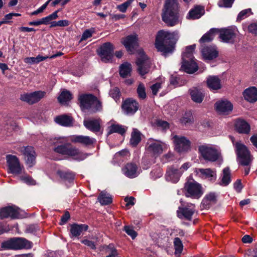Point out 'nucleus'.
Masks as SVG:
<instances>
[{
  "mask_svg": "<svg viewBox=\"0 0 257 257\" xmlns=\"http://www.w3.org/2000/svg\"><path fill=\"white\" fill-rule=\"evenodd\" d=\"M234 126L235 130L241 134H248L250 131V124L240 117L235 119Z\"/></svg>",
  "mask_w": 257,
  "mask_h": 257,
  "instance_id": "obj_20",
  "label": "nucleus"
},
{
  "mask_svg": "<svg viewBox=\"0 0 257 257\" xmlns=\"http://www.w3.org/2000/svg\"><path fill=\"white\" fill-rule=\"evenodd\" d=\"M234 1V0H221L219 2L218 5L220 7L231 8Z\"/></svg>",
  "mask_w": 257,
  "mask_h": 257,
  "instance_id": "obj_58",
  "label": "nucleus"
},
{
  "mask_svg": "<svg viewBox=\"0 0 257 257\" xmlns=\"http://www.w3.org/2000/svg\"><path fill=\"white\" fill-rule=\"evenodd\" d=\"M212 204L204 197L201 203L200 207L201 209H208L210 208Z\"/></svg>",
  "mask_w": 257,
  "mask_h": 257,
  "instance_id": "obj_63",
  "label": "nucleus"
},
{
  "mask_svg": "<svg viewBox=\"0 0 257 257\" xmlns=\"http://www.w3.org/2000/svg\"><path fill=\"white\" fill-rule=\"evenodd\" d=\"M72 99V95L69 91H63L58 97L59 102L61 104L66 103Z\"/></svg>",
  "mask_w": 257,
  "mask_h": 257,
  "instance_id": "obj_44",
  "label": "nucleus"
},
{
  "mask_svg": "<svg viewBox=\"0 0 257 257\" xmlns=\"http://www.w3.org/2000/svg\"><path fill=\"white\" fill-rule=\"evenodd\" d=\"M114 46L107 42L102 44L97 50L98 55L102 62L108 63L111 61L114 56Z\"/></svg>",
  "mask_w": 257,
  "mask_h": 257,
  "instance_id": "obj_8",
  "label": "nucleus"
},
{
  "mask_svg": "<svg viewBox=\"0 0 257 257\" xmlns=\"http://www.w3.org/2000/svg\"><path fill=\"white\" fill-rule=\"evenodd\" d=\"M57 175L65 183L73 184L75 178V173L71 171H64L58 170L57 171Z\"/></svg>",
  "mask_w": 257,
  "mask_h": 257,
  "instance_id": "obj_30",
  "label": "nucleus"
},
{
  "mask_svg": "<svg viewBox=\"0 0 257 257\" xmlns=\"http://www.w3.org/2000/svg\"><path fill=\"white\" fill-rule=\"evenodd\" d=\"M132 66L131 63L125 62L119 66V75L123 78H126L131 73Z\"/></svg>",
  "mask_w": 257,
  "mask_h": 257,
  "instance_id": "obj_37",
  "label": "nucleus"
},
{
  "mask_svg": "<svg viewBox=\"0 0 257 257\" xmlns=\"http://www.w3.org/2000/svg\"><path fill=\"white\" fill-rule=\"evenodd\" d=\"M235 153L239 164L243 166H248L250 162V152L243 144L237 142L235 144Z\"/></svg>",
  "mask_w": 257,
  "mask_h": 257,
  "instance_id": "obj_9",
  "label": "nucleus"
},
{
  "mask_svg": "<svg viewBox=\"0 0 257 257\" xmlns=\"http://www.w3.org/2000/svg\"><path fill=\"white\" fill-rule=\"evenodd\" d=\"M140 104L139 102L132 98H126L122 101L121 109L125 114L134 115L139 109Z\"/></svg>",
  "mask_w": 257,
  "mask_h": 257,
  "instance_id": "obj_11",
  "label": "nucleus"
},
{
  "mask_svg": "<svg viewBox=\"0 0 257 257\" xmlns=\"http://www.w3.org/2000/svg\"><path fill=\"white\" fill-rule=\"evenodd\" d=\"M55 122L63 126H71L73 125V118L67 114H62L56 116L55 118Z\"/></svg>",
  "mask_w": 257,
  "mask_h": 257,
  "instance_id": "obj_33",
  "label": "nucleus"
},
{
  "mask_svg": "<svg viewBox=\"0 0 257 257\" xmlns=\"http://www.w3.org/2000/svg\"><path fill=\"white\" fill-rule=\"evenodd\" d=\"M223 176L221 182L219 185L221 186H226L231 181L230 170L229 167H227L223 169L222 171Z\"/></svg>",
  "mask_w": 257,
  "mask_h": 257,
  "instance_id": "obj_40",
  "label": "nucleus"
},
{
  "mask_svg": "<svg viewBox=\"0 0 257 257\" xmlns=\"http://www.w3.org/2000/svg\"><path fill=\"white\" fill-rule=\"evenodd\" d=\"M33 245V242L25 238L14 237L3 241L1 247L3 250H20L31 249Z\"/></svg>",
  "mask_w": 257,
  "mask_h": 257,
  "instance_id": "obj_4",
  "label": "nucleus"
},
{
  "mask_svg": "<svg viewBox=\"0 0 257 257\" xmlns=\"http://www.w3.org/2000/svg\"><path fill=\"white\" fill-rule=\"evenodd\" d=\"M70 218V213L68 211H65L64 214L61 216L60 225H62L66 223Z\"/></svg>",
  "mask_w": 257,
  "mask_h": 257,
  "instance_id": "obj_62",
  "label": "nucleus"
},
{
  "mask_svg": "<svg viewBox=\"0 0 257 257\" xmlns=\"http://www.w3.org/2000/svg\"><path fill=\"white\" fill-rule=\"evenodd\" d=\"M156 125L158 127H161L163 130H166L169 128V123L166 121L161 119L157 120Z\"/></svg>",
  "mask_w": 257,
  "mask_h": 257,
  "instance_id": "obj_61",
  "label": "nucleus"
},
{
  "mask_svg": "<svg viewBox=\"0 0 257 257\" xmlns=\"http://www.w3.org/2000/svg\"><path fill=\"white\" fill-rule=\"evenodd\" d=\"M219 38L224 43L233 44L236 34L234 30L231 28L219 29Z\"/></svg>",
  "mask_w": 257,
  "mask_h": 257,
  "instance_id": "obj_15",
  "label": "nucleus"
},
{
  "mask_svg": "<svg viewBox=\"0 0 257 257\" xmlns=\"http://www.w3.org/2000/svg\"><path fill=\"white\" fill-rule=\"evenodd\" d=\"M248 31L249 33L257 34V23H251L248 26Z\"/></svg>",
  "mask_w": 257,
  "mask_h": 257,
  "instance_id": "obj_64",
  "label": "nucleus"
},
{
  "mask_svg": "<svg viewBox=\"0 0 257 257\" xmlns=\"http://www.w3.org/2000/svg\"><path fill=\"white\" fill-rule=\"evenodd\" d=\"M123 230L130 235L133 239H134L137 236V232L134 230L133 227L125 225Z\"/></svg>",
  "mask_w": 257,
  "mask_h": 257,
  "instance_id": "obj_54",
  "label": "nucleus"
},
{
  "mask_svg": "<svg viewBox=\"0 0 257 257\" xmlns=\"http://www.w3.org/2000/svg\"><path fill=\"white\" fill-rule=\"evenodd\" d=\"M108 129L107 136L113 133H117L123 136L125 134L126 131V128L122 125L115 123L111 124L109 126H108Z\"/></svg>",
  "mask_w": 257,
  "mask_h": 257,
  "instance_id": "obj_36",
  "label": "nucleus"
},
{
  "mask_svg": "<svg viewBox=\"0 0 257 257\" xmlns=\"http://www.w3.org/2000/svg\"><path fill=\"white\" fill-rule=\"evenodd\" d=\"M179 121L183 125L193 123L194 119L192 111L191 110L186 111L180 118Z\"/></svg>",
  "mask_w": 257,
  "mask_h": 257,
  "instance_id": "obj_39",
  "label": "nucleus"
},
{
  "mask_svg": "<svg viewBox=\"0 0 257 257\" xmlns=\"http://www.w3.org/2000/svg\"><path fill=\"white\" fill-rule=\"evenodd\" d=\"M88 225L85 224H77L76 223L70 224V237L71 238H79L81 233L88 230Z\"/></svg>",
  "mask_w": 257,
  "mask_h": 257,
  "instance_id": "obj_22",
  "label": "nucleus"
},
{
  "mask_svg": "<svg viewBox=\"0 0 257 257\" xmlns=\"http://www.w3.org/2000/svg\"><path fill=\"white\" fill-rule=\"evenodd\" d=\"M109 94L115 100L119 99L120 98V92L118 87H114L110 89Z\"/></svg>",
  "mask_w": 257,
  "mask_h": 257,
  "instance_id": "obj_55",
  "label": "nucleus"
},
{
  "mask_svg": "<svg viewBox=\"0 0 257 257\" xmlns=\"http://www.w3.org/2000/svg\"><path fill=\"white\" fill-rule=\"evenodd\" d=\"M23 154L27 164L30 167H33L36 163V153L33 147L27 146L25 147Z\"/></svg>",
  "mask_w": 257,
  "mask_h": 257,
  "instance_id": "obj_27",
  "label": "nucleus"
},
{
  "mask_svg": "<svg viewBox=\"0 0 257 257\" xmlns=\"http://www.w3.org/2000/svg\"><path fill=\"white\" fill-rule=\"evenodd\" d=\"M182 175V172L174 166H168L165 174L166 179L174 183H177Z\"/></svg>",
  "mask_w": 257,
  "mask_h": 257,
  "instance_id": "obj_18",
  "label": "nucleus"
},
{
  "mask_svg": "<svg viewBox=\"0 0 257 257\" xmlns=\"http://www.w3.org/2000/svg\"><path fill=\"white\" fill-rule=\"evenodd\" d=\"M194 212V208H190L187 206H179L177 211V216L179 219L191 221Z\"/></svg>",
  "mask_w": 257,
  "mask_h": 257,
  "instance_id": "obj_29",
  "label": "nucleus"
},
{
  "mask_svg": "<svg viewBox=\"0 0 257 257\" xmlns=\"http://www.w3.org/2000/svg\"><path fill=\"white\" fill-rule=\"evenodd\" d=\"M198 153L206 161L215 162L222 161L221 153L214 147L207 145H202L198 147Z\"/></svg>",
  "mask_w": 257,
  "mask_h": 257,
  "instance_id": "obj_6",
  "label": "nucleus"
},
{
  "mask_svg": "<svg viewBox=\"0 0 257 257\" xmlns=\"http://www.w3.org/2000/svg\"><path fill=\"white\" fill-rule=\"evenodd\" d=\"M135 0H127L122 4L117 6V9L122 13H125L127 8L133 3Z\"/></svg>",
  "mask_w": 257,
  "mask_h": 257,
  "instance_id": "obj_53",
  "label": "nucleus"
},
{
  "mask_svg": "<svg viewBox=\"0 0 257 257\" xmlns=\"http://www.w3.org/2000/svg\"><path fill=\"white\" fill-rule=\"evenodd\" d=\"M200 173L205 176L206 178L209 179L212 182H214L216 179V171L210 168L200 169Z\"/></svg>",
  "mask_w": 257,
  "mask_h": 257,
  "instance_id": "obj_42",
  "label": "nucleus"
},
{
  "mask_svg": "<svg viewBox=\"0 0 257 257\" xmlns=\"http://www.w3.org/2000/svg\"><path fill=\"white\" fill-rule=\"evenodd\" d=\"M122 44L124 46L128 52H133L138 46V37L136 34L130 35L121 40Z\"/></svg>",
  "mask_w": 257,
  "mask_h": 257,
  "instance_id": "obj_26",
  "label": "nucleus"
},
{
  "mask_svg": "<svg viewBox=\"0 0 257 257\" xmlns=\"http://www.w3.org/2000/svg\"><path fill=\"white\" fill-rule=\"evenodd\" d=\"M60 10H58L52 14L42 18V19L35 21H31L28 23V25L30 26H39L41 25H49L50 24L52 21L56 20L58 18V13L60 12Z\"/></svg>",
  "mask_w": 257,
  "mask_h": 257,
  "instance_id": "obj_28",
  "label": "nucleus"
},
{
  "mask_svg": "<svg viewBox=\"0 0 257 257\" xmlns=\"http://www.w3.org/2000/svg\"><path fill=\"white\" fill-rule=\"evenodd\" d=\"M191 100L196 103H201L204 100L205 93L204 91L198 87H193L188 90Z\"/></svg>",
  "mask_w": 257,
  "mask_h": 257,
  "instance_id": "obj_24",
  "label": "nucleus"
},
{
  "mask_svg": "<svg viewBox=\"0 0 257 257\" xmlns=\"http://www.w3.org/2000/svg\"><path fill=\"white\" fill-rule=\"evenodd\" d=\"M105 252L108 253L106 257H116L118 255L117 250L113 244H109L106 246Z\"/></svg>",
  "mask_w": 257,
  "mask_h": 257,
  "instance_id": "obj_49",
  "label": "nucleus"
},
{
  "mask_svg": "<svg viewBox=\"0 0 257 257\" xmlns=\"http://www.w3.org/2000/svg\"><path fill=\"white\" fill-rule=\"evenodd\" d=\"M204 9L202 7L197 6L189 11L186 18L189 20L198 19L203 15L202 13Z\"/></svg>",
  "mask_w": 257,
  "mask_h": 257,
  "instance_id": "obj_35",
  "label": "nucleus"
},
{
  "mask_svg": "<svg viewBox=\"0 0 257 257\" xmlns=\"http://www.w3.org/2000/svg\"><path fill=\"white\" fill-rule=\"evenodd\" d=\"M137 170V165L133 163L126 164L122 169L124 174L130 178H134L138 176Z\"/></svg>",
  "mask_w": 257,
  "mask_h": 257,
  "instance_id": "obj_32",
  "label": "nucleus"
},
{
  "mask_svg": "<svg viewBox=\"0 0 257 257\" xmlns=\"http://www.w3.org/2000/svg\"><path fill=\"white\" fill-rule=\"evenodd\" d=\"M6 158L10 171L13 174H21L22 168L18 158L16 156L12 155H7Z\"/></svg>",
  "mask_w": 257,
  "mask_h": 257,
  "instance_id": "obj_17",
  "label": "nucleus"
},
{
  "mask_svg": "<svg viewBox=\"0 0 257 257\" xmlns=\"http://www.w3.org/2000/svg\"><path fill=\"white\" fill-rule=\"evenodd\" d=\"M196 47L195 44L187 46L185 51L182 54V59L194 58L193 53Z\"/></svg>",
  "mask_w": 257,
  "mask_h": 257,
  "instance_id": "obj_47",
  "label": "nucleus"
},
{
  "mask_svg": "<svg viewBox=\"0 0 257 257\" xmlns=\"http://www.w3.org/2000/svg\"><path fill=\"white\" fill-rule=\"evenodd\" d=\"M147 150L152 153L154 156H158L163 152L162 145L158 143H151L148 147Z\"/></svg>",
  "mask_w": 257,
  "mask_h": 257,
  "instance_id": "obj_41",
  "label": "nucleus"
},
{
  "mask_svg": "<svg viewBox=\"0 0 257 257\" xmlns=\"http://www.w3.org/2000/svg\"><path fill=\"white\" fill-rule=\"evenodd\" d=\"M52 0L47 1L44 4H43L41 7H40L37 10L33 12L31 14L32 15H37L41 13H42L47 8L49 4Z\"/></svg>",
  "mask_w": 257,
  "mask_h": 257,
  "instance_id": "obj_59",
  "label": "nucleus"
},
{
  "mask_svg": "<svg viewBox=\"0 0 257 257\" xmlns=\"http://www.w3.org/2000/svg\"><path fill=\"white\" fill-rule=\"evenodd\" d=\"M137 92L140 99L144 100L146 98V88L143 83H140L137 89Z\"/></svg>",
  "mask_w": 257,
  "mask_h": 257,
  "instance_id": "obj_48",
  "label": "nucleus"
},
{
  "mask_svg": "<svg viewBox=\"0 0 257 257\" xmlns=\"http://www.w3.org/2000/svg\"><path fill=\"white\" fill-rule=\"evenodd\" d=\"M97 199L102 205H107L111 204L112 202L111 196L108 194H106L102 191L99 194Z\"/></svg>",
  "mask_w": 257,
  "mask_h": 257,
  "instance_id": "obj_43",
  "label": "nucleus"
},
{
  "mask_svg": "<svg viewBox=\"0 0 257 257\" xmlns=\"http://www.w3.org/2000/svg\"><path fill=\"white\" fill-rule=\"evenodd\" d=\"M141 133L137 128H134L131 134L130 143L133 147H136L142 140Z\"/></svg>",
  "mask_w": 257,
  "mask_h": 257,
  "instance_id": "obj_38",
  "label": "nucleus"
},
{
  "mask_svg": "<svg viewBox=\"0 0 257 257\" xmlns=\"http://www.w3.org/2000/svg\"><path fill=\"white\" fill-rule=\"evenodd\" d=\"M207 87L211 90H217L221 88L220 81H206Z\"/></svg>",
  "mask_w": 257,
  "mask_h": 257,
  "instance_id": "obj_50",
  "label": "nucleus"
},
{
  "mask_svg": "<svg viewBox=\"0 0 257 257\" xmlns=\"http://www.w3.org/2000/svg\"><path fill=\"white\" fill-rule=\"evenodd\" d=\"M249 12H251V9H247L243 10L239 12L236 18V21L240 22L241 20L247 17V15Z\"/></svg>",
  "mask_w": 257,
  "mask_h": 257,
  "instance_id": "obj_56",
  "label": "nucleus"
},
{
  "mask_svg": "<svg viewBox=\"0 0 257 257\" xmlns=\"http://www.w3.org/2000/svg\"><path fill=\"white\" fill-rule=\"evenodd\" d=\"M26 230L27 232L35 234L40 230V228L37 224H31L27 227Z\"/></svg>",
  "mask_w": 257,
  "mask_h": 257,
  "instance_id": "obj_57",
  "label": "nucleus"
},
{
  "mask_svg": "<svg viewBox=\"0 0 257 257\" xmlns=\"http://www.w3.org/2000/svg\"><path fill=\"white\" fill-rule=\"evenodd\" d=\"M201 54L203 60L206 62L211 61L218 56V51L215 45L203 46Z\"/></svg>",
  "mask_w": 257,
  "mask_h": 257,
  "instance_id": "obj_14",
  "label": "nucleus"
},
{
  "mask_svg": "<svg viewBox=\"0 0 257 257\" xmlns=\"http://www.w3.org/2000/svg\"><path fill=\"white\" fill-rule=\"evenodd\" d=\"M219 29L217 28H211L206 33L204 34L199 40V42L201 44V46L203 47V43H209L211 42L215 36L218 33Z\"/></svg>",
  "mask_w": 257,
  "mask_h": 257,
  "instance_id": "obj_34",
  "label": "nucleus"
},
{
  "mask_svg": "<svg viewBox=\"0 0 257 257\" xmlns=\"http://www.w3.org/2000/svg\"><path fill=\"white\" fill-rule=\"evenodd\" d=\"M178 38L177 32L170 33L160 30L156 37L155 47L158 51L162 53V55L167 57L169 54H172L174 52Z\"/></svg>",
  "mask_w": 257,
  "mask_h": 257,
  "instance_id": "obj_1",
  "label": "nucleus"
},
{
  "mask_svg": "<svg viewBox=\"0 0 257 257\" xmlns=\"http://www.w3.org/2000/svg\"><path fill=\"white\" fill-rule=\"evenodd\" d=\"M181 68L188 74H193L198 69V66L195 58L182 59Z\"/></svg>",
  "mask_w": 257,
  "mask_h": 257,
  "instance_id": "obj_19",
  "label": "nucleus"
},
{
  "mask_svg": "<svg viewBox=\"0 0 257 257\" xmlns=\"http://www.w3.org/2000/svg\"><path fill=\"white\" fill-rule=\"evenodd\" d=\"M175 150L178 153L187 152L190 150L191 142L185 137H174Z\"/></svg>",
  "mask_w": 257,
  "mask_h": 257,
  "instance_id": "obj_13",
  "label": "nucleus"
},
{
  "mask_svg": "<svg viewBox=\"0 0 257 257\" xmlns=\"http://www.w3.org/2000/svg\"><path fill=\"white\" fill-rule=\"evenodd\" d=\"M81 110L86 109L91 113H95L102 110V103L92 94H82L78 97Z\"/></svg>",
  "mask_w": 257,
  "mask_h": 257,
  "instance_id": "obj_3",
  "label": "nucleus"
},
{
  "mask_svg": "<svg viewBox=\"0 0 257 257\" xmlns=\"http://www.w3.org/2000/svg\"><path fill=\"white\" fill-rule=\"evenodd\" d=\"M101 119L100 118L84 119L83 125L88 130L97 133L101 130Z\"/></svg>",
  "mask_w": 257,
  "mask_h": 257,
  "instance_id": "obj_23",
  "label": "nucleus"
},
{
  "mask_svg": "<svg viewBox=\"0 0 257 257\" xmlns=\"http://www.w3.org/2000/svg\"><path fill=\"white\" fill-rule=\"evenodd\" d=\"M174 246L175 248V254L180 255L183 250V245L179 237H175L174 239Z\"/></svg>",
  "mask_w": 257,
  "mask_h": 257,
  "instance_id": "obj_46",
  "label": "nucleus"
},
{
  "mask_svg": "<svg viewBox=\"0 0 257 257\" xmlns=\"http://www.w3.org/2000/svg\"><path fill=\"white\" fill-rule=\"evenodd\" d=\"M95 33V28H91L89 29L85 30L83 33L81 41L86 40L87 39L91 38L92 36L93 33Z\"/></svg>",
  "mask_w": 257,
  "mask_h": 257,
  "instance_id": "obj_52",
  "label": "nucleus"
},
{
  "mask_svg": "<svg viewBox=\"0 0 257 257\" xmlns=\"http://www.w3.org/2000/svg\"><path fill=\"white\" fill-rule=\"evenodd\" d=\"M183 192L187 197L198 199L203 194L201 185L194 181H187L185 184Z\"/></svg>",
  "mask_w": 257,
  "mask_h": 257,
  "instance_id": "obj_7",
  "label": "nucleus"
},
{
  "mask_svg": "<svg viewBox=\"0 0 257 257\" xmlns=\"http://www.w3.org/2000/svg\"><path fill=\"white\" fill-rule=\"evenodd\" d=\"M216 111L219 114L228 115L233 110L232 103L227 99H221L216 101L214 104Z\"/></svg>",
  "mask_w": 257,
  "mask_h": 257,
  "instance_id": "obj_12",
  "label": "nucleus"
},
{
  "mask_svg": "<svg viewBox=\"0 0 257 257\" xmlns=\"http://www.w3.org/2000/svg\"><path fill=\"white\" fill-rule=\"evenodd\" d=\"M54 151L58 154L72 157L77 161H82L86 158L87 155L81 152L78 148L73 146L70 143L58 145L54 148Z\"/></svg>",
  "mask_w": 257,
  "mask_h": 257,
  "instance_id": "obj_5",
  "label": "nucleus"
},
{
  "mask_svg": "<svg viewBox=\"0 0 257 257\" xmlns=\"http://www.w3.org/2000/svg\"><path fill=\"white\" fill-rule=\"evenodd\" d=\"M162 175L163 172L160 167L155 168L150 173V176L154 180L160 178Z\"/></svg>",
  "mask_w": 257,
  "mask_h": 257,
  "instance_id": "obj_51",
  "label": "nucleus"
},
{
  "mask_svg": "<svg viewBox=\"0 0 257 257\" xmlns=\"http://www.w3.org/2000/svg\"><path fill=\"white\" fill-rule=\"evenodd\" d=\"M21 16V14L15 13H10L6 15L3 18L2 20L0 21V27L3 24H12L13 23V21H11V20L13 19V17H19Z\"/></svg>",
  "mask_w": 257,
  "mask_h": 257,
  "instance_id": "obj_45",
  "label": "nucleus"
},
{
  "mask_svg": "<svg viewBox=\"0 0 257 257\" xmlns=\"http://www.w3.org/2000/svg\"><path fill=\"white\" fill-rule=\"evenodd\" d=\"M45 92L41 91H35L30 93H26L21 95V100L28 103L30 104L38 102L42 98Z\"/></svg>",
  "mask_w": 257,
  "mask_h": 257,
  "instance_id": "obj_16",
  "label": "nucleus"
},
{
  "mask_svg": "<svg viewBox=\"0 0 257 257\" xmlns=\"http://www.w3.org/2000/svg\"><path fill=\"white\" fill-rule=\"evenodd\" d=\"M72 142L80 144L83 146L89 147L93 146L96 141L94 138H90L87 136L76 135L73 136L72 139Z\"/></svg>",
  "mask_w": 257,
  "mask_h": 257,
  "instance_id": "obj_25",
  "label": "nucleus"
},
{
  "mask_svg": "<svg viewBox=\"0 0 257 257\" xmlns=\"http://www.w3.org/2000/svg\"><path fill=\"white\" fill-rule=\"evenodd\" d=\"M207 199L212 204H215L217 201V196L214 192H210L205 196Z\"/></svg>",
  "mask_w": 257,
  "mask_h": 257,
  "instance_id": "obj_60",
  "label": "nucleus"
},
{
  "mask_svg": "<svg viewBox=\"0 0 257 257\" xmlns=\"http://www.w3.org/2000/svg\"><path fill=\"white\" fill-rule=\"evenodd\" d=\"M243 95L247 101L254 103L257 101V88L254 86L246 88L244 90Z\"/></svg>",
  "mask_w": 257,
  "mask_h": 257,
  "instance_id": "obj_31",
  "label": "nucleus"
},
{
  "mask_svg": "<svg viewBox=\"0 0 257 257\" xmlns=\"http://www.w3.org/2000/svg\"><path fill=\"white\" fill-rule=\"evenodd\" d=\"M19 212L17 208L12 206H8L0 209V218L4 219L9 217L16 219L18 217Z\"/></svg>",
  "mask_w": 257,
  "mask_h": 257,
  "instance_id": "obj_21",
  "label": "nucleus"
},
{
  "mask_svg": "<svg viewBox=\"0 0 257 257\" xmlns=\"http://www.w3.org/2000/svg\"><path fill=\"white\" fill-rule=\"evenodd\" d=\"M179 4L177 0H166L162 15V20L168 26L179 23Z\"/></svg>",
  "mask_w": 257,
  "mask_h": 257,
  "instance_id": "obj_2",
  "label": "nucleus"
},
{
  "mask_svg": "<svg viewBox=\"0 0 257 257\" xmlns=\"http://www.w3.org/2000/svg\"><path fill=\"white\" fill-rule=\"evenodd\" d=\"M138 66L137 71L143 79H145V75L148 73L151 67V62L144 52L140 53V56L136 60Z\"/></svg>",
  "mask_w": 257,
  "mask_h": 257,
  "instance_id": "obj_10",
  "label": "nucleus"
}]
</instances>
